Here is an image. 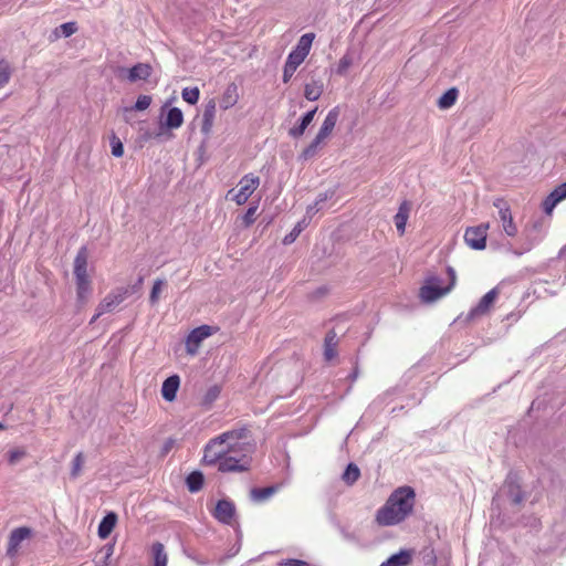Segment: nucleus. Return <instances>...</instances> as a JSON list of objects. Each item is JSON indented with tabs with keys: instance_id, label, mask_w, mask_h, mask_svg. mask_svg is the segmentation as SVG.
Returning a JSON list of instances; mask_svg holds the SVG:
<instances>
[{
	"instance_id": "9d476101",
	"label": "nucleus",
	"mask_w": 566,
	"mask_h": 566,
	"mask_svg": "<svg viewBox=\"0 0 566 566\" xmlns=\"http://www.w3.org/2000/svg\"><path fill=\"white\" fill-rule=\"evenodd\" d=\"M494 206L499 209V216H500V220L502 222L504 232L509 237H515L517 233V227L513 221V217H512L510 207L502 199H497L494 202Z\"/></svg>"
},
{
	"instance_id": "f8f14e48",
	"label": "nucleus",
	"mask_w": 566,
	"mask_h": 566,
	"mask_svg": "<svg viewBox=\"0 0 566 566\" xmlns=\"http://www.w3.org/2000/svg\"><path fill=\"white\" fill-rule=\"evenodd\" d=\"M566 199V182L560 184L543 200L542 208L546 214H552L554 208Z\"/></svg>"
},
{
	"instance_id": "72a5a7b5",
	"label": "nucleus",
	"mask_w": 566,
	"mask_h": 566,
	"mask_svg": "<svg viewBox=\"0 0 566 566\" xmlns=\"http://www.w3.org/2000/svg\"><path fill=\"white\" fill-rule=\"evenodd\" d=\"M151 104V97L149 95H139L135 104L130 107H124V114H128L133 111H146Z\"/></svg>"
},
{
	"instance_id": "cd10ccee",
	"label": "nucleus",
	"mask_w": 566,
	"mask_h": 566,
	"mask_svg": "<svg viewBox=\"0 0 566 566\" xmlns=\"http://www.w3.org/2000/svg\"><path fill=\"white\" fill-rule=\"evenodd\" d=\"M317 108L315 107L314 109L312 111H308L307 113H305L301 120H300V124L297 126H294L290 129V135L293 137V138H298L301 137L305 129L307 128V126L313 122V118L315 116V113H316Z\"/></svg>"
},
{
	"instance_id": "49530a36",
	"label": "nucleus",
	"mask_w": 566,
	"mask_h": 566,
	"mask_svg": "<svg viewBox=\"0 0 566 566\" xmlns=\"http://www.w3.org/2000/svg\"><path fill=\"white\" fill-rule=\"evenodd\" d=\"M60 30L64 38H69L77 31V24L75 22H65L60 25Z\"/></svg>"
},
{
	"instance_id": "5fc2aeb1",
	"label": "nucleus",
	"mask_w": 566,
	"mask_h": 566,
	"mask_svg": "<svg viewBox=\"0 0 566 566\" xmlns=\"http://www.w3.org/2000/svg\"><path fill=\"white\" fill-rule=\"evenodd\" d=\"M331 133L323 129V128H319L318 133L316 134V137H318V139H322V140H326L328 137H329Z\"/></svg>"
},
{
	"instance_id": "7c9ffc66",
	"label": "nucleus",
	"mask_w": 566,
	"mask_h": 566,
	"mask_svg": "<svg viewBox=\"0 0 566 566\" xmlns=\"http://www.w3.org/2000/svg\"><path fill=\"white\" fill-rule=\"evenodd\" d=\"M203 474L201 472H191L186 479L188 490L192 493L200 491L203 485Z\"/></svg>"
},
{
	"instance_id": "8fccbe9b",
	"label": "nucleus",
	"mask_w": 566,
	"mask_h": 566,
	"mask_svg": "<svg viewBox=\"0 0 566 566\" xmlns=\"http://www.w3.org/2000/svg\"><path fill=\"white\" fill-rule=\"evenodd\" d=\"M321 209H322V207H319L317 203H315V202H314L313 205H311V206H308V207H307V209H306V214H305V217H304V218H306V220L308 221V220H310V219H312V218H313V216H314L315 213H317Z\"/></svg>"
},
{
	"instance_id": "aec40b11",
	"label": "nucleus",
	"mask_w": 566,
	"mask_h": 566,
	"mask_svg": "<svg viewBox=\"0 0 566 566\" xmlns=\"http://www.w3.org/2000/svg\"><path fill=\"white\" fill-rule=\"evenodd\" d=\"M412 560L411 552L408 549H401L400 552L391 555L379 566H408Z\"/></svg>"
},
{
	"instance_id": "5701e85b",
	"label": "nucleus",
	"mask_w": 566,
	"mask_h": 566,
	"mask_svg": "<svg viewBox=\"0 0 566 566\" xmlns=\"http://www.w3.org/2000/svg\"><path fill=\"white\" fill-rule=\"evenodd\" d=\"M410 207L407 201H403L394 217L395 226L400 235L406 231V224L409 217Z\"/></svg>"
},
{
	"instance_id": "2eb2a0df",
	"label": "nucleus",
	"mask_w": 566,
	"mask_h": 566,
	"mask_svg": "<svg viewBox=\"0 0 566 566\" xmlns=\"http://www.w3.org/2000/svg\"><path fill=\"white\" fill-rule=\"evenodd\" d=\"M180 385V378L177 375L169 376L161 386V396L167 401H174Z\"/></svg>"
},
{
	"instance_id": "a878e982",
	"label": "nucleus",
	"mask_w": 566,
	"mask_h": 566,
	"mask_svg": "<svg viewBox=\"0 0 566 566\" xmlns=\"http://www.w3.org/2000/svg\"><path fill=\"white\" fill-rule=\"evenodd\" d=\"M279 490V485H270L266 488H253L250 491V497L253 502H264L274 495Z\"/></svg>"
},
{
	"instance_id": "4d7b16f0",
	"label": "nucleus",
	"mask_w": 566,
	"mask_h": 566,
	"mask_svg": "<svg viewBox=\"0 0 566 566\" xmlns=\"http://www.w3.org/2000/svg\"><path fill=\"white\" fill-rule=\"evenodd\" d=\"M533 245H534V243H528V244H526V245L523 248V250H521V251H514V254H515V255H522L523 253L531 251V249L533 248Z\"/></svg>"
},
{
	"instance_id": "f03ea898",
	"label": "nucleus",
	"mask_w": 566,
	"mask_h": 566,
	"mask_svg": "<svg viewBox=\"0 0 566 566\" xmlns=\"http://www.w3.org/2000/svg\"><path fill=\"white\" fill-rule=\"evenodd\" d=\"M248 429L240 428L226 431L211 439L205 447L202 461L205 464H218L224 453H232L239 447V440L247 438Z\"/></svg>"
},
{
	"instance_id": "e2e57ef3",
	"label": "nucleus",
	"mask_w": 566,
	"mask_h": 566,
	"mask_svg": "<svg viewBox=\"0 0 566 566\" xmlns=\"http://www.w3.org/2000/svg\"><path fill=\"white\" fill-rule=\"evenodd\" d=\"M2 427H3V426H2V423L0 422V429H1Z\"/></svg>"
},
{
	"instance_id": "20e7f679",
	"label": "nucleus",
	"mask_w": 566,
	"mask_h": 566,
	"mask_svg": "<svg viewBox=\"0 0 566 566\" xmlns=\"http://www.w3.org/2000/svg\"><path fill=\"white\" fill-rule=\"evenodd\" d=\"M260 185V178L253 174L243 176L239 181V190L234 195L233 200L237 205H244L251 195L256 190Z\"/></svg>"
},
{
	"instance_id": "6ab92c4d",
	"label": "nucleus",
	"mask_w": 566,
	"mask_h": 566,
	"mask_svg": "<svg viewBox=\"0 0 566 566\" xmlns=\"http://www.w3.org/2000/svg\"><path fill=\"white\" fill-rule=\"evenodd\" d=\"M337 334L334 329L329 331L324 339V358L329 361L337 356Z\"/></svg>"
},
{
	"instance_id": "bb28decb",
	"label": "nucleus",
	"mask_w": 566,
	"mask_h": 566,
	"mask_svg": "<svg viewBox=\"0 0 566 566\" xmlns=\"http://www.w3.org/2000/svg\"><path fill=\"white\" fill-rule=\"evenodd\" d=\"M323 91V82L321 80H312L310 83L305 84L304 96L307 101L314 102L321 97Z\"/></svg>"
},
{
	"instance_id": "f3484780",
	"label": "nucleus",
	"mask_w": 566,
	"mask_h": 566,
	"mask_svg": "<svg viewBox=\"0 0 566 566\" xmlns=\"http://www.w3.org/2000/svg\"><path fill=\"white\" fill-rule=\"evenodd\" d=\"M304 62V59L302 56H298V54H294L293 52H290L287 55V59L285 61L284 67H283V76L282 80L284 83L290 82L294 73L296 72L297 67Z\"/></svg>"
},
{
	"instance_id": "0eeeda50",
	"label": "nucleus",
	"mask_w": 566,
	"mask_h": 566,
	"mask_svg": "<svg viewBox=\"0 0 566 566\" xmlns=\"http://www.w3.org/2000/svg\"><path fill=\"white\" fill-rule=\"evenodd\" d=\"M151 66L147 63H137L130 69H119L117 75L126 78L130 83L146 81L151 75Z\"/></svg>"
},
{
	"instance_id": "052dcab7",
	"label": "nucleus",
	"mask_w": 566,
	"mask_h": 566,
	"mask_svg": "<svg viewBox=\"0 0 566 566\" xmlns=\"http://www.w3.org/2000/svg\"><path fill=\"white\" fill-rule=\"evenodd\" d=\"M193 560L197 562V564H203L202 562L198 560V557H191Z\"/></svg>"
},
{
	"instance_id": "680f3d73",
	"label": "nucleus",
	"mask_w": 566,
	"mask_h": 566,
	"mask_svg": "<svg viewBox=\"0 0 566 566\" xmlns=\"http://www.w3.org/2000/svg\"><path fill=\"white\" fill-rule=\"evenodd\" d=\"M193 560L197 562V564H203L202 562L198 560V557H191Z\"/></svg>"
},
{
	"instance_id": "6e6d98bb",
	"label": "nucleus",
	"mask_w": 566,
	"mask_h": 566,
	"mask_svg": "<svg viewBox=\"0 0 566 566\" xmlns=\"http://www.w3.org/2000/svg\"><path fill=\"white\" fill-rule=\"evenodd\" d=\"M423 558H424V560H426L427 563H434V560H436V555H434V553H433V549H430V552H429V553H427V554L423 556Z\"/></svg>"
},
{
	"instance_id": "f704fd0d",
	"label": "nucleus",
	"mask_w": 566,
	"mask_h": 566,
	"mask_svg": "<svg viewBox=\"0 0 566 566\" xmlns=\"http://www.w3.org/2000/svg\"><path fill=\"white\" fill-rule=\"evenodd\" d=\"M307 224H308V221L306 220V218H303L301 221H298L294 226L292 231L284 237L283 243L284 244L293 243L297 239V237L301 234V232L307 227Z\"/></svg>"
},
{
	"instance_id": "dca6fc26",
	"label": "nucleus",
	"mask_w": 566,
	"mask_h": 566,
	"mask_svg": "<svg viewBox=\"0 0 566 566\" xmlns=\"http://www.w3.org/2000/svg\"><path fill=\"white\" fill-rule=\"evenodd\" d=\"M74 275L75 280L77 279H87V250L85 247H82L74 260Z\"/></svg>"
},
{
	"instance_id": "412c9836",
	"label": "nucleus",
	"mask_w": 566,
	"mask_h": 566,
	"mask_svg": "<svg viewBox=\"0 0 566 566\" xmlns=\"http://www.w3.org/2000/svg\"><path fill=\"white\" fill-rule=\"evenodd\" d=\"M117 522V515L114 512H108L99 522L97 534L102 539L109 536Z\"/></svg>"
},
{
	"instance_id": "a211bd4d",
	"label": "nucleus",
	"mask_w": 566,
	"mask_h": 566,
	"mask_svg": "<svg viewBox=\"0 0 566 566\" xmlns=\"http://www.w3.org/2000/svg\"><path fill=\"white\" fill-rule=\"evenodd\" d=\"M214 116H216V102L213 99H210L206 104L203 114H202L201 132L205 135L210 134L212 125H213Z\"/></svg>"
},
{
	"instance_id": "1a4fd4ad",
	"label": "nucleus",
	"mask_w": 566,
	"mask_h": 566,
	"mask_svg": "<svg viewBox=\"0 0 566 566\" xmlns=\"http://www.w3.org/2000/svg\"><path fill=\"white\" fill-rule=\"evenodd\" d=\"M212 335V328L209 325H201L193 328L186 338L187 353L195 355L200 343Z\"/></svg>"
},
{
	"instance_id": "c9c22d12",
	"label": "nucleus",
	"mask_w": 566,
	"mask_h": 566,
	"mask_svg": "<svg viewBox=\"0 0 566 566\" xmlns=\"http://www.w3.org/2000/svg\"><path fill=\"white\" fill-rule=\"evenodd\" d=\"M338 117H339V109H338V107L332 108L327 113V115H326V117H325L321 128H323V129H325V130H327V132H329L332 134V132L335 128V125H336V123L338 120Z\"/></svg>"
},
{
	"instance_id": "b1692460",
	"label": "nucleus",
	"mask_w": 566,
	"mask_h": 566,
	"mask_svg": "<svg viewBox=\"0 0 566 566\" xmlns=\"http://www.w3.org/2000/svg\"><path fill=\"white\" fill-rule=\"evenodd\" d=\"M314 38H315L314 33L303 34L298 39L296 46L291 52H293L294 54H298V56H302V59L305 60L310 53Z\"/></svg>"
},
{
	"instance_id": "09e8293b",
	"label": "nucleus",
	"mask_w": 566,
	"mask_h": 566,
	"mask_svg": "<svg viewBox=\"0 0 566 566\" xmlns=\"http://www.w3.org/2000/svg\"><path fill=\"white\" fill-rule=\"evenodd\" d=\"M24 457V451L22 450H10L8 453V461L10 464H15L21 458Z\"/></svg>"
},
{
	"instance_id": "393cba45",
	"label": "nucleus",
	"mask_w": 566,
	"mask_h": 566,
	"mask_svg": "<svg viewBox=\"0 0 566 566\" xmlns=\"http://www.w3.org/2000/svg\"><path fill=\"white\" fill-rule=\"evenodd\" d=\"M238 99H239L238 87L235 84L232 83L227 86V88L220 99V107L222 109H229L237 104Z\"/></svg>"
},
{
	"instance_id": "4c0bfd02",
	"label": "nucleus",
	"mask_w": 566,
	"mask_h": 566,
	"mask_svg": "<svg viewBox=\"0 0 566 566\" xmlns=\"http://www.w3.org/2000/svg\"><path fill=\"white\" fill-rule=\"evenodd\" d=\"M165 285H166V281L164 279H157L154 282V285H153L150 294H149V302L151 305H155L158 303L161 290Z\"/></svg>"
},
{
	"instance_id": "423d86ee",
	"label": "nucleus",
	"mask_w": 566,
	"mask_h": 566,
	"mask_svg": "<svg viewBox=\"0 0 566 566\" xmlns=\"http://www.w3.org/2000/svg\"><path fill=\"white\" fill-rule=\"evenodd\" d=\"M499 294L500 291L497 286L490 290L485 295L482 296L479 303L471 308L468 317L470 319H474L486 315L496 301Z\"/></svg>"
},
{
	"instance_id": "0e129e2a",
	"label": "nucleus",
	"mask_w": 566,
	"mask_h": 566,
	"mask_svg": "<svg viewBox=\"0 0 566 566\" xmlns=\"http://www.w3.org/2000/svg\"><path fill=\"white\" fill-rule=\"evenodd\" d=\"M565 249H566V244H565Z\"/></svg>"
},
{
	"instance_id": "f257e3e1",
	"label": "nucleus",
	"mask_w": 566,
	"mask_h": 566,
	"mask_svg": "<svg viewBox=\"0 0 566 566\" xmlns=\"http://www.w3.org/2000/svg\"><path fill=\"white\" fill-rule=\"evenodd\" d=\"M415 501L416 493L412 488L396 489L377 511L376 522L381 526H392L403 522L412 513Z\"/></svg>"
},
{
	"instance_id": "bf43d9fd",
	"label": "nucleus",
	"mask_w": 566,
	"mask_h": 566,
	"mask_svg": "<svg viewBox=\"0 0 566 566\" xmlns=\"http://www.w3.org/2000/svg\"><path fill=\"white\" fill-rule=\"evenodd\" d=\"M357 376H358V371L357 369H355L350 375H349V378L352 379V381H355L357 379Z\"/></svg>"
},
{
	"instance_id": "39448f33",
	"label": "nucleus",
	"mask_w": 566,
	"mask_h": 566,
	"mask_svg": "<svg viewBox=\"0 0 566 566\" xmlns=\"http://www.w3.org/2000/svg\"><path fill=\"white\" fill-rule=\"evenodd\" d=\"M250 462L251 460L247 455L237 458L231 453H224L219 462L218 470L221 472H243L249 470Z\"/></svg>"
},
{
	"instance_id": "6e6552de",
	"label": "nucleus",
	"mask_w": 566,
	"mask_h": 566,
	"mask_svg": "<svg viewBox=\"0 0 566 566\" xmlns=\"http://www.w3.org/2000/svg\"><path fill=\"white\" fill-rule=\"evenodd\" d=\"M488 229L489 224L468 228L464 233L465 243L474 250H483L485 248Z\"/></svg>"
},
{
	"instance_id": "7ed1b4c3",
	"label": "nucleus",
	"mask_w": 566,
	"mask_h": 566,
	"mask_svg": "<svg viewBox=\"0 0 566 566\" xmlns=\"http://www.w3.org/2000/svg\"><path fill=\"white\" fill-rule=\"evenodd\" d=\"M448 276L450 282L447 286H442V280L436 276L429 277L426 284L420 290V297L424 303H431L446 295L451 291L455 284V271L451 268H447Z\"/></svg>"
},
{
	"instance_id": "473e14b6",
	"label": "nucleus",
	"mask_w": 566,
	"mask_h": 566,
	"mask_svg": "<svg viewBox=\"0 0 566 566\" xmlns=\"http://www.w3.org/2000/svg\"><path fill=\"white\" fill-rule=\"evenodd\" d=\"M360 476V470L359 468L354 464V463H349L343 475H342V480L347 484V485H353L357 482V480L359 479Z\"/></svg>"
},
{
	"instance_id": "a19ab883",
	"label": "nucleus",
	"mask_w": 566,
	"mask_h": 566,
	"mask_svg": "<svg viewBox=\"0 0 566 566\" xmlns=\"http://www.w3.org/2000/svg\"><path fill=\"white\" fill-rule=\"evenodd\" d=\"M354 59L352 54L346 53L343 55L337 64L336 73L338 75L346 74L347 70L353 65Z\"/></svg>"
},
{
	"instance_id": "ea45409f",
	"label": "nucleus",
	"mask_w": 566,
	"mask_h": 566,
	"mask_svg": "<svg viewBox=\"0 0 566 566\" xmlns=\"http://www.w3.org/2000/svg\"><path fill=\"white\" fill-rule=\"evenodd\" d=\"M181 96H182L184 101L193 105L198 102L200 92H199L198 87H186L182 90Z\"/></svg>"
},
{
	"instance_id": "c03bdc74",
	"label": "nucleus",
	"mask_w": 566,
	"mask_h": 566,
	"mask_svg": "<svg viewBox=\"0 0 566 566\" xmlns=\"http://www.w3.org/2000/svg\"><path fill=\"white\" fill-rule=\"evenodd\" d=\"M111 148H112V155L114 157H122L123 156V154H124V146H123V143L120 142V139L116 135H113L111 137Z\"/></svg>"
},
{
	"instance_id": "4be33fe9",
	"label": "nucleus",
	"mask_w": 566,
	"mask_h": 566,
	"mask_svg": "<svg viewBox=\"0 0 566 566\" xmlns=\"http://www.w3.org/2000/svg\"><path fill=\"white\" fill-rule=\"evenodd\" d=\"M184 123V114L180 108L171 107L168 109L165 122L163 126L168 129H177Z\"/></svg>"
},
{
	"instance_id": "3c124183",
	"label": "nucleus",
	"mask_w": 566,
	"mask_h": 566,
	"mask_svg": "<svg viewBox=\"0 0 566 566\" xmlns=\"http://www.w3.org/2000/svg\"><path fill=\"white\" fill-rule=\"evenodd\" d=\"M334 196V191H325L317 196L315 203L322 207V203Z\"/></svg>"
},
{
	"instance_id": "de8ad7c7",
	"label": "nucleus",
	"mask_w": 566,
	"mask_h": 566,
	"mask_svg": "<svg viewBox=\"0 0 566 566\" xmlns=\"http://www.w3.org/2000/svg\"><path fill=\"white\" fill-rule=\"evenodd\" d=\"M255 212H256V207H250L245 211V213H244V216L242 218L244 226L249 227V226H251L254 222V220H255V218H254Z\"/></svg>"
},
{
	"instance_id": "58836bf2",
	"label": "nucleus",
	"mask_w": 566,
	"mask_h": 566,
	"mask_svg": "<svg viewBox=\"0 0 566 566\" xmlns=\"http://www.w3.org/2000/svg\"><path fill=\"white\" fill-rule=\"evenodd\" d=\"M509 495L514 504H521L524 500V494L520 490V486L514 482L507 481Z\"/></svg>"
},
{
	"instance_id": "13d9d810",
	"label": "nucleus",
	"mask_w": 566,
	"mask_h": 566,
	"mask_svg": "<svg viewBox=\"0 0 566 566\" xmlns=\"http://www.w3.org/2000/svg\"><path fill=\"white\" fill-rule=\"evenodd\" d=\"M102 315H98V308L96 307V313L95 315L92 317L90 324H93L95 323Z\"/></svg>"
},
{
	"instance_id": "603ef678",
	"label": "nucleus",
	"mask_w": 566,
	"mask_h": 566,
	"mask_svg": "<svg viewBox=\"0 0 566 566\" xmlns=\"http://www.w3.org/2000/svg\"><path fill=\"white\" fill-rule=\"evenodd\" d=\"M286 566H310L307 562L296 558H290L285 562Z\"/></svg>"
},
{
	"instance_id": "c756f323",
	"label": "nucleus",
	"mask_w": 566,
	"mask_h": 566,
	"mask_svg": "<svg viewBox=\"0 0 566 566\" xmlns=\"http://www.w3.org/2000/svg\"><path fill=\"white\" fill-rule=\"evenodd\" d=\"M458 95L459 91L455 87L449 88L438 99V107L440 109H448L452 107L457 102Z\"/></svg>"
},
{
	"instance_id": "37998d69",
	"label": "nucleus",
	"mask_w": 566,
	"mask_h": 566,
	"mask_svg": "<svg viewBox=\"0 0 566 566\" xmlns=\"http://www.w3.org/2000/svg\"><path fill=\"white\" fill-rule=\"evenodd\" d=\"M11 77V67L4 60L0 61V87L6 85Z\"/></svg>"
},
{
	"instance_id": "864d4df0",
	"label": "nucleus",
	"mask_w": 566,
	"mask_h": 566,
	"mask_svg": "<svg viewBox=\"0 0 566 566\" xmlns=\"http://www.w3.org/2000/svg\"><path fill=\"white\" fill-rule=\"evenodd\" d=\"M331 133L323 129V128H319L318 133L316 134V137H318V139H322V140H326L328 137H329Z\"/></svg>"
},
{
	"instance_id": "4468645a",
	"label": "nucleus",
	"mask_w": 566,
	"mask_h": 566,
	"mask_svg": "<svg viewBox=\"0 0 566 566\" xmlns=\"http://www.w3.org/2000/svg\"><path fill=\"white\" fill-rule=\"evenodd\" d=\"M31 530L29 527H18L14 528L10 536L8 542V549L7 554L9 556H14L20 544L30 536Z\"/></svg>"
},
{
	"instance_id": "a18cd8bd",
	"label": "nucleus",
	"mask_w": 566,
	"mask_h": 566,
	"mask_svg": "<svg viewBox=\"0 0 566 566\" xmlns=\"http://www.w3.org/2000/svg\"><path fill=\"white\" fill-rule=\"evenodd\" d=\"M83 463H84V455H83V453H82V452H78V453L74 457V459H73V461H72L71 475H72L73 478H76V476L80 474V472H81V470H82V467H83Z\"/></svg>"
},
{
	"instance_id": "e433bc0d",
	"label": "nucleus",
	"mask_w": 566,
	"mask_h": 566,
	"mask_svg": "<svg viewBox=\"0 0 566 566\" xmlns=\"http://www.w3.org/2000/svg\"><path fill=\"white\" fill-rule=\"evenodd\" d=\"M324 144V140L322 139H318V137L315 136V138L312 140V143L302 151V155H301V158L303 160H308L311 158H313L319 147Z\"/></svg>"
},
{
	"instance_id": "2f4dec72",
	"label": "nucleus",
	"mask_w": 566,
	"mask_h": 566,
	"mask_svg": "<svg viewBox=\"0 0 566 566\" xmlns=\"http://www.w3.org/2000/svg\"><path fill=\"white\" fill-rule=\"evenodd\" d=\"M76 281V293L80 302H85L92 292L90 279H77Z\"/></svg>"
},
{
	"instance_id": "ddd939ff",
	"label": "nucleus",
	"mask_w": 566,
	"mask_h": 566,
	"mask_svg": "<svg viewBox=\"0 0 566 566\" xmlns=\"http://www.w3.org/2000/svg\"><path fill=\"white\" fill-rule=\"evenodd\" d=\"M126 292H112L107 294L97 305L98 315L113 312L124 300Z\"/></svg>"
},
{
	"instance_id": "79ce46f5",
	"label": "nucleus",
	"mask_w": 566,
	"mask_h": 566,
	"mask_svg": "<svg viewBox=\"0 0 566 566\" xmlns=\"http://www.w3.org/2000/svg\"><path fill=\"white\" fill-rule=\"evenodd\" d=\"M220 392H221L220 386L213 385V386L209 387L208 390L206 391L203 398H202V403L203 405H211L212 402H214L217 400V398L219 397Z\"/></svg>"
},
{
	"instance_id": "c85d7f7f",
	"label": "nucleus",
	"mask_w": 566,
	"mask_h": 566,
	"mask_svg": "<svg viewBox=\"0 0 566 566\" xmlns=\"http://www.w3.org/2000/svg\"><path fill=\"white\" fill-rule=\"evenodd\" d=\"M151 557L153 566H167L168 555L165 551V546L160 542H156L151 545Z\"/></svg>"
},
{
	"instance_id": "9b49d317",
	"label": "nucleus",
	"mask_w": 566,
	"mask_h": 566,
	"mask_svg": "<svg viewBox=\"0 0 566 566\" xmlns=\"http://www.w3.org/2000/svg\"><path fill=\"white\" fill-rule=\"evenodd\" d=\"M235 515V506L234 503L229 500H220L218 501L213 516L219 522L230 525Z\"/></svg>"
}]
</instances>
